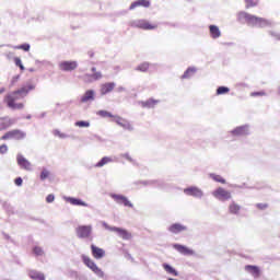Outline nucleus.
Segmentation results:
<instances>
[{"mask_svg": "<svg viewBox=\"0 0 280 280\" xmlns=\"http://www.w3.org/2000/svg\"><path fill=\"white\" fill-rule=\"evenodd\" d=\"M173 248H175V250H178L180 255H187V256L196 255V252H194V249L185 245L174 244Z\"/></svg>", "mask_w": 280, "mask_h": 280, "instance_id": "4468645a", "label": "nucleus"}, {"mask_svg": "<svg viewBox=\"0 0 280 280\" xmlns=\"http://www.w3.org/2000/svg\"><path fill=\"white\" fill-rule=\"evenodd\" d=\"M15 49H22L23 51H30V44H22L20 46H15Z\"/></svg>", "mask_w": 280, "mask_h": 280, "instance_id": "58836bf2", "label": "nucleus"}, {"mask_svg": "<svg viewBox=\"0 0 280 280\" xmlns=\"http://www.w3.org/2000/svg\"><path fill=\"white\" fill-rule=\"evenodd\" d=\"M15 185H18V187H21L23 185V179L21 177H18L15 179Z\"/></svg>", "mask_w": 280, "mask_h": 280, "instance_id": "a18cd8bd", "label": "nucleus"}, {"mask_svg": "<svg viewBox=\"0 0 280 280\" xmlns=\"http://www.w3.org/2000/svg\"><path fill=\"white\" fill-rule=\"evenodd\" d=\"M108 163H113V158L104 156L95 164V167H104V165H108Z\"/></svg>", "mask_w": 280, "mask_h": 280, "instance_id": "a878e982", "label": "nucleus"}, {"mask_svg": "<svg viewBox=\"0 0 280 280\" xmlns=\"http://www.w3.org/2000/svg\"><path fill=\"white\" fill-rule=\"evenodd\" d=\"M95 100V91L88 90L81 97V104H86V102H93Z\"/></svg>", "mask_w": 280, "mask_h": 280, "instance_id": "4be33fe9", "label": "nucleus"}, {"mask_svg": "<svg viewBox=\"0 0 280 280\" xmlns=\"http://www.w3.org/2000/svg\"><path fill=\"white\" fill-rule=\"evenodd\" d=\"M68 202H70V205H74L77 207H88L86 202L80 200V199H75L73 197H69Z\"/></svg>", "mask_w": 280, "mask_h": 280, "instance_id": "bb28decb", "label": "nucleus"}, {"mask_svg": "<svg viewBox=\"0 0 280 280\" xmlns=\"http://www.w3.org/2000/svg\"><path fill=\"white\" fill-rule=\"evenodd\" d=\"M59 69L60 71H75L78 69V61H61Z\"/></svg>", "mask_w": 280, "mask_h": 280, "instance_id": "9b49d317", "label": "nucleus"}, {"mask_svg": "<svg viewBox=\"0 0 280 280\" xmlns=\"http://www.w3.org/2000/svg\"><path fill=\"white\" fill-rule=\"evenodd\" d=\"M242 211V206L237 205L235 201H232L229 206V213L232 215H238Z\"/></svg>", "mask_w": 280, "mask_h": 280, "instance_id": "b1692460", "label": "nucleus"}, {"mask_svg": "<svg viewBox=\"0 0 280 280\" xmlns=\"http://www.w3.org/2000/svg\"><path fill=\"white\" fill-rule=\"evenodd\" d=\"M191 73H196V70L188 68L182 75V79L185 80V78H190Z\"/></svg>", "mask_w": 280, "mask_h": 280, "instance_id": "4c0bfd02", "label": "nucleus"}, {"mask_svg": "<svg viewBox=\"0 0 280 280\" xmlns=\"http://www.w3.org/2000/svg\"><path fill=\"white\" fill-rule=\"evenodd\" d=\"M155 104H159V101L153 100V98H149L148 101H145L142 106L144 108H154Z\"/></svg>", "mask_w": 280, "mask_h": 280, "instance_id": "c756f323", "label": "nucleus"}, {"mask_svg": "<svg viewBox=\"0 0 280 280\" xmlns=\"http://www.w3.org/2000/svg\"><path fill=\"white\" fill-rule=\"evenodd\" d=\"M8 152V145L7 144H1L0 145V154H5Z\"/></svg>", "mask_w": 280, "mask_h": 280, "instance_id": "ea45409f", "label": "nucleus"}, {"mask_svg": "<svg viewBox=\"0 0 280 280\" xmlns=\"http://www.w3.org/2000/svg\"><path fill=\"white\" fill-rule=\"evenodd\" d=\"M163 268L168 275H173V277H178V271H176V269H174L172 266L163 264Z\"/></svg>", "mask_w": 280, "mask_h": 280, "instance_id": "c85d7f7f", "label": "nucleus"}, {"mask_svg": "<svg viewBox=\"0 0 280 280\" xmlns=\"http://www.w3.org/2000/svg\"><path fill=\"white\" fill-rule=\"evenodd\" d=\"M246 3V9H250V8H257V5H259V0H245Z\"/></svg>", "mask_w": 280, "mask_h": 280, "instance_id": "7c9ffc66", "label": "nucleus"}, {"mask_svg": "<svg viewBox=\"0 0 280 280\" xmlns=\"http://www.w3.org/2000/svg\"><path fill=\"white\" fill-rule=\"evenodd\" d=\"M168 231L174 234L183 233V231H187V226L180 223H174L168 228Z\"/></svg>", "mask_w": 280, "mask_h": 280, "instance_id": "5701e85b", "label": "nucleus"}, {"mask_svg": "<svg viewBox=\"0 0 280 280\" xmlns=\"http://www.w3.org/2000/svg\"><path fill=\"white\" fill-rule=\"evenodd\" d=\"M54 200H56V197L54 195H48L46 197V202H54Z\"/></svg>", "mask_w": 280, "mask_h": 280, "instance_id": "79ce46f5", "label": "nucleus"}, {"mask_svg": "<svg viewBox=\"0 0 280 280\" xmlns=\"http://www.w3.org/2000/svg\"><path fill=\"white\" fill-rule=\"evenodd\" d=\"M149 69H150V63L149 62L140 63L137 67V71H142L143 73H145V71H148Z\"/></svg>", "mask_w": 280, "mask_h": 280, "instance_id": "2f4dec72", "label": "nucleus"}, {"mask_svg": "<svg viewBox=\"0 0 280 280\" xmlns=\"http://www.w3.org/2000/svg\"><path fill=\"white\" fill-rule=\"evenodd\" d=\"M114 121L115 124H117V126L124 128V130H132V125L130 124V121L126 120V118L115 116Z\"/></svg>", "mask_w": 280, "mask_h": 280, "instance_id": "ddd939ff", "label": "nucleus"}, {"mask_svg": "<svg viewBox=\"0 0 280 280\" xmlns=\"http://www.w3.org/2000/svg\"><path fill=\"white\" fill-rule=\"evenodd\" d=\"M77 236L80 240H89L91 237V233H93V226L91 225H79L75 229Z\"/></svg>", "mask_w": 280, "mask_h": 280, "instance_id": "423d86ee", "label": "nucleus"}, {"mask_svg": "<svg viewBox=\"0 0 280 280\" xmlns=\"http://www.w3.org/2000/svg\"><path fill=\"white\" fill-rule=\"evenodd\" d=\"M256 207H257V209H260V211H264V209H268L267 203H257Z\"/></svg>", "mask_w": 280, "mask_h": 280, "instance_id": "a19ab883", "label": "nucleus"}, {"mask_svg": "<svg viewBox=\"0 0 280 280\" xmlns=\"http://www.w3.org/2000/svg\"><path fill=\"white\" fill-rule=\"evenodd\" d=\"M231 135L233 137H246V135H248V126L236 127L231 131Z\"/></svg>", "mask_w": 280, "mask_h": 280, "instance_id": "6ab92c4d", "label": "nucleus"}, {"mask_svg": "<svg viewBox=\"0 0 280 280\" xmlns=\"http://www.w3.org/2000/svg\"><path fill=\"white\" fill-rule=\"evenodd\" d=\"M115 90V82H107L101 85V95H108Z\"/></svg>", "mask_w": 280, "mask_h": 280, "instance_id": "412c9836", "label": "nucleus"}, {"mask_svg": "<svg viewBox=\"0 0 280 280\" xmlns=\"http://www.w3.org/2000/svg\"><path fill=\"white\" fill-rule=\"evenodd\" d=\"M257 95L264 96V95H266V93L265 92H253L252 93V97H257Z\"/></svg>", "mask_w": 280, "mask_h": 280, "instance_id": "37998d69", "label": "nucleus"}, {"mask_svg": "<svg viewBox=\"0 0 280 280\" xmlns=\"http://www.w3.org/2000/svg\"><path fill=\"white\" fill-rule=\"evenodd\" d=\"M33 253H34V255H36L37 257H43V255H44L45 252H43V248H42V247L35 246V247L33 248Z\"/></svg>", "mask_w": 280, "mask_h": 280, "instance_id": "c9c22d12", "label": "nucleus"}, {"mask_svg": "<svg viewBox=\"0 0 280 280\" xmlns=\"http://www.w3.org/2000/svg\"><path fill=\"white\" fill-rule=\"evenodd\" d=\"M82 259H83V264H85V266L90 268L92 272H95L97 277L104 278V271L100 269V267H97V265L95 264V261H93V259H91L89 256H82Z\"/></svg>", "mask_w": 280, "mask_h": 280, "instance_id": "39448f33", "label": "nucleus"}, {"mask_svg": "<svg viewBox=\"0 0 280 280\" xmlns=\"http://www.w3.org/2000/svg\"><path fill=\"white\" fill-rule=\"evenodd\" d=\"M78 128H89L91 126V122L86 120H79L74 124Z\"/></svg>", "mask_w": 280, "mask_h": 280, "instance_id": "72a5a7b5", "label": "nucleus"}, {"mask_svg": "<svg viewBox=\"0 0 280 280\" xmlns=\"http://www.w3.org/2000/svg\"><path fill=\"white\" fill-rule=\"evenodd\" d=\"M214 180H217V183H222V184L226 183V180H224V178L222 177H214Z\"/></svg>", "mask_w": 280, "mask_h": 280, "instance_id": "49530a36", "label": "nucleus"}, {"mask_svg": "<svg viewBox=\"0 0 280 280\" xmlns=\"http://www.w3.org/2000/svg\"><path fill=\"white\" fill-rule=\"evenodd\" d=\"M214 198H218V200H231V192L225 190L224 188H218L213 191Z\"/></svg>", "mask_w": 280, "mask_h": 280, "instance_id": "f8f14e48", "label": "nucleus"}, {"mask_svg": "<svg viewBox=\"0 0 280 280\" xmlns=\"http://www.w3.org/2000/svg\"><path fill=\"white\" fill-rule=\"evenodd\" d=\"M124 159H126L127 161H129L130 163H132L135 160H132V158L130 156V154L128 153H125L124 155Z\"/></svg>", "mask_w": 280, "mask_h": 280, "instance_id": "c03bdc74", "label": "nucleus"}, {"mask_svg": "<svg viewBox=\"0 0 280 280\" xmlns=\"http://www.w3.org/2000/svg\"><path fill=\"white\" fill-rule=\"evenodd\" d=\"M11 126H14V119L8 116L0 117V130H8Z\"/></svg>", "mask_w": 280, "mask_h": 280, "instance_id": "f3484780", "label": "nucleus"}, {"mask_svg": "<svg viewBox=\"0 0 280 280\" xmlns=\"http://www.w3.org/2000/svg\"><path fill=\"white\" fill-rule=\"evenodd\" d=\"M135 27H139L140 30H156V27H159V24L156 23H150L147 20H138L135 23Z\"/></svg>", "mask_w": 280, "mask_h": 280, "instance_id": "9d476101", "label": "nucleus"}, {"mask_svg": "<svg viewBox=\"0 0 280 280\" xmlns=\"http://www.w3.org/2000/svg\"><path fill=\"white\" fill-rule=\"evenodd\" d=\"M108 231H112L113 233H117L119 237H121V240H126V241L132 240V234L125 229L113 226V228H108Z\"/></svg>", "mask_w": 280, "mask_h": 280, "instance_id": "1a4fd4ad", "label": "nucleus"}, {"mask_svg": "<svg viewBox=\"0 0 280 280\" xmlns=\"http://www.w3.org/2000/svg\"><path fill=\"white\" fill-rule=\"evenodd\" d=\"M16 163L21 170H25L26 172H32V162L25 158L24 154H16Z\"/></svg>", "mask_w": 280, "mask_h": 280, "instance_id": "0eeeda50", "label": "nucleus"}, {"mask_svg": "<svg viewBox=\"0 0 280 280\" xmlns=\"http://www.w3.org/2000/svg\"><path fill=\"white\" fill-rule=\"evenodd\" d=\"M25 137H27L25 131H21L19 129H13V130L5 132L1 137V141H8V139H15L16 141H23V139H25Z\"/></svg>", "mask_w": 280, "mask_h": 280, "instance_id": "7ed1b4c3", "label": "nucleus"}, {"mask_svg": "<svg viewBox=\"0 0 280 280\" xmlns=\"http://www.w3.org/2000/svg\"><path fill=\"white\" fill-rule=\"evenodd\" d=\"M40 176H49L48 171H47V170H44V171L42 172Z\"/></svg>", "mask_w": 280, "mask_h": 280, "instance_id": "de8ad7c7", "label": "nucleus"}, {"mask_svg": "<svg viewBox=\"0 0 280 280\" xmlns=\"http://www.w3.org/2000/svg\"><path fill=\"white\" fill-rule=\"evenodd\" d=\"M91 250H92V256L94 257V259H103V257L106 256V250L95 246V245H91Z\"/></svg>", "mask_w": 280, "mask_h": 280, "instance_id": "a211bd4d", "label": "nucleus"}, {"mask_svg": "<svg viewBox=\"0 0 280 280\" xmlns=\"http://www.w3.org/2000/svg\"><path fill=\"white\" fill-rule=\"evenodd\" d=\"M245 270H246L247 272H249V275H250L254 279H259V277H261V270H260L259 267H257V266L247 265V266H245Z\"/></svg>", "mask_w": 280, "mask_h": 280, "instance_id": "dca6fc26", "label": "nucleus"}, {"mask_svg": "<svg viewBox=\"0 0 280 280\" xmlns=\"http://www.w3.org/2000/svg\"><path fill=\"white\" fill-rule=\"evenodd\" d=\"M30 91H34L33 84L24 85L21 89L8 94L4 97V103L12 110H22V108H24L25 105L23 103H19V100H23L24 97H27V95L30 94Z\"/></svg>", "mask_w": 280, "mask_h": 280, "instance_id": "f257e3e1", "label": "nucleus"}, {"mask_svg": "<svg viewBox=\"0 0 280 280\" xmlns=\"http://www.w3.org/2000/svg\"><path fill=\"white\" fill-rule=\"evenodd\" d=\"M184 194L186 196H194L195 198H202V190L198 187H188L184 189Z\"/></svg>", "mask_w": 280, "mask_h": 280, "instance_id": "2eb2a0df", "label": "nucleus"}, {"mask_svg": "<svg viewBox=\"0 0 280 280\" xmlns=\"http://www.w3.org/2000/svg\"><path fill=\"white\" fill-rule=\"evenodd\" d=\"M97 115H100V117H104V118L109 117V118L115 119V115H113L112 113H109L107 110H98Z\"/></svg>", "mask_w": 280, "mask_h": 280, "instance_id": "f704fd0d", "label": "nucleus"}, {"mask_svg": "<svg viewBox=\"0 0 280 280\" xmlns=\"http://www.w3.org/2000/svg\"><path fill=\"white\" fill-rule=\"evenodd\" d=\"M110 198L117 202V205H124V207H129L132 209V202L126 198L124 195L110 194Z\"/></svg>", "mask_w": 280, "mask_h": 280, "instance_id": "6e6552de", "label": "nucleus"}, {"mask_svg": "<svg viewBox=\"0 0 280 280\" xmlns=\"http://www.w3.org/2000/svg\"><path fill=\"white\" fill-rule=\"evenodd\" d=\"M14 63L16 67H19L21 69V71H25V67L23 66V62L21 61V58L15 57L14 58Z\"/></svg>", "mask_w": 280, "mask_h": 280, "instance_id": "e433bc0d", "label": "nucleus"}, {"mask_svg": "<svg viewBox=\"0 0 280 280\" xmlns=\"http://www.w3.org/2000/svg\"><path fill=\"white\" fill-rule=\"evenodd\" d=\"M150 0H137L130 4L129 10H135L137 8H150Z\"/></svg>", "mask_w": 280, "mask_h": 280, "instance_id": "aec40b11", "label": "nucleus"}, {"mask_svg": "<svg viewBox=\"0 0 280 280\" xmlns=\"http://www.w3.org/2000/svg\"><path fill=\"white\" fill-rule=\"evenodd\" d=\"M92 73H85L81 77V80L85 82L86 84H91V82H97V80H102L103 74L102 72L97 71V68L92 67L91 69Z\"/></svg>", "mask_w": 280, "mask_h": 280, "instance_id": "20e7f679", "label": "nucleus"}, {"mask_svg": "<svg viewBox=\"0 0 280 280\" xmlns=\"http://www.w3.org/2000/svg\"><path fill=\"white\" fill-rule=\"evenodd\" d=\"M209 30H210L211 38H220V36H222V33L220 32V28L218 26L210 25Z\"/></svg>", "mask_w": 280, "mask_h": 280, "instance_id": "393cba45", "label": "nucleus"}, {"mask_svg": "<svg viewBox=\"0 0 280 280\" xmlns=\"http://www.w3.org/2000/svg\"><path fill=\"white\" fill-rule=\"evenodd\" d=\"M230 89L226 86H219L217 89V95H226V93H230Z\"/></svg>", "mask_w": 280, "mask_h": 280, "instance_id": "473e14b6", "label": "nucleus"}, {"mask_svg": "<svg viewBox=\"0 0 280 280\" xmlns=\"http://www.w3.org/2000/svg\"><path fill=\"white\" fill-rule=\"evenodd\" d=\"M240 21H246L248 25H257L258 27H268L270 25V21L264 19V18H257L253 14H249L245 11H241L238 13Z\"/></svg>", "mask_w": 280, "mask_h": 280, "instance_id": "f03ea898", "label": "nucleus"}, {"mask_svg": "<svg viewBox=\"0 0 280 280\" xmlns=\"http://www.w3.org/2000/svg\"><path fill=\"white\" fill-rule=\"evenodd\" d=\"M28 277L34 280H45V275L38 271H30Z\"/></svg>", "mask_w": 280, "mask_h": 280, "instance_id": "cd10ccee", "label": "nucleus"}]
</instances>
